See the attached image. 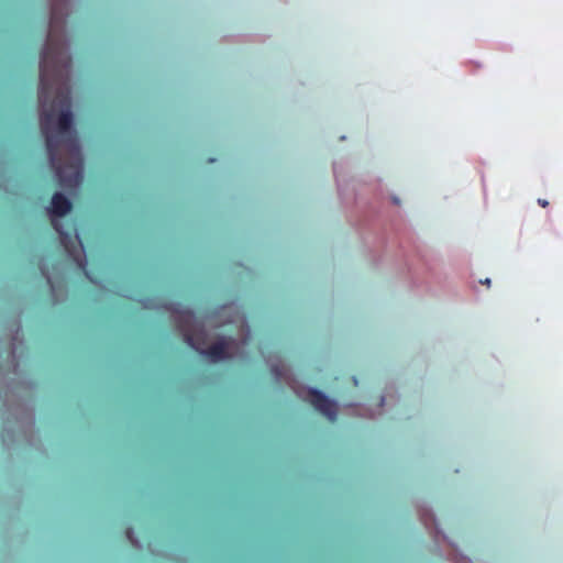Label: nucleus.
<instances>
[{
    "label": "nucleus",
    "mask_w": 563,
    "mask_h": 563,
    "mask_svg": "<svg viewBox=\"0 0 563 563\" xmlns=\"http://www.w3.org/2000/svg\"><path fill=\"white\" fill-rule=\"evenodd\" d=\"M75 240L81 245L77 234L75 235Z\"/></svg>",
    "instance_id": "obj_8"
},
{
    "label": "nucleus",
    "mask_w": 563,
    "mask_h": 563,
    "mask_svg": "<svg viewBox=\"0 0 563 563\" xmlns=\"http://www.w3.org/2000/svg\"><path fill=\"white\" fill-rule=\"evenodd\" d=\"M299 397L312 404V406L324 415L329 420L333 421L336 417V404L328 399L323 394L316 389L306 391H296Z\"/></svg>",
    "instance_id": "obj_3"
},
{
    "label": "nucleus",
    "mask_w": 563,
    "mask_h": 563,
    "mask_svg": "<svg viewBox=\"0 0 563 563\" xmlns=\"http://www.w3.org/2000/svg\"><path fill=\"white\" fill-rule=\"evenodd\" d=\"M52 224L54 227V229L59 233L60 235V241L64 245V247L66 249V251L69 253V255L74 258V261L78 264V266L85 271V261L84 258H81V255L80 254H76L70 244H69V236L66 232L63 231L62 227H60V223L58 220H55L53 219L52 220Z\"/></svg>",
    "instance_id": "obj_4"
},
{
    "label": "nucleus",
    "mask_w": 563,
    "mask_h": 563,
    "mask_svg": "<svg viewBox=\"0 0 563 563\" xmlns=\"http://www.w3.org/2000/svg\"><path fill=\"white\" fill-rule=\"evenodd\" d=\"M71 208L69 200L62 194L57 192L52 198V213L62 217L66 214Z\"/></svg>",
    "instance_id": "obj_5"
},
{
    "label": "nucleus",
    "mask_w": 563,
    "mask_h": 563,
    "mask_svg": "<svg viewBox=\"0 0 563 563\" xmlns=\"http://www.w3.org/2000/svg\"><path fill=\"white\" fill-rule=\"evenodd\" d=\"M69 62L65 42L59 34L58 13L54 9L47 45L41 60V129L60 186L76 188L82 179V159L77 135L71 129Z\"/></svg>",
    "instance_id": "obj_1"
},
{
    "label": "nucleus",
    "mask_w": 563,
    "mask_h": 563,
    "mask_svg": "<svg viewBox=\"0 0 563 563\" xmlns=\"http://www.w3.org/2000/svg\"><path fill=\"white\" fill-rule=\"evenodd\" d=\"M489 283H490V280L487 278V279L485 280V284L489 285Z\"/></svg>",
    "instance_id": "obj_9"
},
{
    "label": "nucleus",
    "mask_w": 563,
    "mask_h": 563,
    "mask_svg": "<svg viewBox=\"0 0 563 563\" xmlns=\"http://www.w3.org/2000/svg\"><path fill=\"white\" fill-rule=\"evenodd\" d=\"M128 538L130 539L131 542H133L131 532H128Z\"/></svg>",
    "instance_id": "obj_7"
},
{
    "label": "nucleus",
    "mask_w": 563,
    "mask_h": 563,
    "mask_svg": "<svg viewBox=\"0 0 563 563\" xmlns=\"http://www.w3.org/2000/svg\"><path fill=\"white\" fill-rule=\"evenodd\" d=\"M192 316L190 313H186L180 317L178 320V325L180 330L184 333V336L186 339V342L196 349L197 351H200L201 353L208 355L211 361L217 362L225 358H232L236 356L240 353V345L236 341L232 340L231 338H221L217 340L211 346H209L207 350H202L200 346V340L197 338L194 330L190 328V320Z\"/></svg>",
    "instance_id": "obj_2"
},
{
    "label": "nucleus",
    "mask_w": 563,
    "mask_h": 563,
    "mask_svg": "<svg viewBox=\"0 0 563 563\" xmlns=\"http://www.w3.org/2000/svg\"><path fill=\"white\" fill-rule=\"evenodd\" d=\"M538 202H539V205H541L542 207L548 206V201H547V200L539 199V200H538Z\"/></svg>",
    "instance_id": "obj_6"
}]
</instances>
